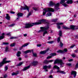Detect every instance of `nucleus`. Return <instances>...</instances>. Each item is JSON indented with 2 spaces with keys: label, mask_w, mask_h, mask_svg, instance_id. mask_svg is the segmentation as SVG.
Wrapping results in <instances>:
<instances>
[{
  "label": "nucleus",
  "mask_w": 78,
  "mask_h": 78,
  "mask_svg": "<svg viewBox=\"0 0 78 78\" xmlns=\"http://www.w3.org/2000/svg\"><path fill=\"white\" fill-rule=\"evenodd\" d=\"M4 36H0V40L1 39H2L3 38H4Z\"/></svg>",
  "instance_id": "obj_42"
},
{
  "label": "nucleus",
  "mask_w": 78,
  "mask_h": 78,
  "mask_svg": "<svg viewBox=\"0 0 78 78\" xmlns=\"http://www.w3.org/2000/svg\"><path fill=\"white\" fill-rule=\"evenodd\" d=\"M61 39V37H58L57 39V41L58 42H59V41H60V39Z\"/></svg>",
  "instance_id": "obj_43"
},
{
  "label": "nucleus",
  "mask_w": 78,
  "mask_h": 78,
  "mask_svg": "<svg viewBox=\"0 0 78 78\" xmlns=\"http://www.w3.org/2000/svg\"><path fill=\"white\" fill-rule=\"evenodd\" d=\"M52 22H58V19H56L55 20H52Z\"/></svg>",
  "instance_id": "obj_38"
},
{
  "label": "nucleus",
  "mask_w": 78,
  "mask_h": 78,
  "mask_svg": "<svg viewBox=\"0 0 78 78\" xmlns=\"http://www.w3.org/2000/svg\"><path fill=\"white\" fill-rule=\"evenodd\" d=\"M75 45L74 44L72 45V46H71L70 47V48H73V47H75Z\"/></svg>",
  "instance_id": "obj_47"
},
{
  "label": "nucleus",
  "mask_w": 78,
  "mask_h": 78,
  "mask_svg": "<svg viewBox=\"0 0 78 78\" xmlns=\"http://www.w3.org/2000/svg\"><path fill=\"white\" fill-rule=\"evenodd\" d=\"M56 63L58 64H59L60 65V67H64V63L62 62V60L58 59L55 60L54 64H56Z\"/></svg>",
  "instance_id": "obj_4"
},
{
  "label": "nucleus",
  "mask_w": 78,
  "mask_h": 78,
  "mask_svg": "<svg viewBox=\"0 0 78 78\" xmlns=\"http://www.w3.org/2000/svg\"><path fill=\"white\" fill-rule=\"evenodd\" d=\"M51 66L50 65H48V66L47 65L45 66H43V69L45 70H46V69H51Z\"/></svg>",
  "instance_id": "obj_8"
},
{
  "label": "nucleus",
  "mask_w": 78,
  "mask_h": 78,
  "mask_svg": "<svg viewBox=\"0 0 78 78\" xmlns=\"http://www.w3.org/2000/svg\"><path fill=\"white\" fill-rule=\"evenodd\" d=\"M52 15V14L51 13H48L46 15V17H48V16H50Z\"/></svg>",
  "instance_id": "obj_22"
},
{
  "label": "nucleus",
  "mask_w": 78,
  "mask_h": 78,
  "mask_svg": "<svg viewBox=\"0 0 78 78\" xmlns=\"http://www.w3.org/2000/svg\"><path fill=\"white\" fill-rule=\"evenodd\" d=\"M43 63L45 64H48V61H47V60H44V61Z\"/></svg>",
  "instance_id": "obj_26"
},
{
  "label": "nucleus",
  "mask_w": 78,
  "mask_h": 78,
  "mask_svg": "<svg viewBox=\"0 0 78 78\" xmlns=\"http://www.w3.org/2000/svg\"><path fill=\"white\" fill-rule=\"evenodd\" d=\"M19 60H21L22 59V58H19Z\"/></svg>",
  "instance_id": "obj_61"
},
{
  "label": "nucleus",
  "mask_w": 78,
  "mask_h": 78,
  "mask_svg": "<svg viewBox=\"0 0 78 78\" xmlns=\"http://www.w3.org/2000/svg\"><path fill=\"white\" fill-rule=\"evenodd\" d=\"M65 2V0H61L60 1V4H62V3H64Z\"/></svg>",
  "instance_id": "obj_27"
},
{
  "label": "nucleus",
  "mask_w": 78,
  "mask_h": 78,
  "mask_svg": "<svg viewBox=\"0 0 78 78\" xmlns=\"http://www.w3.org/2000/svg\"><path fill=\"white\" fill-rule=\"evenodd\" d=\"M28 45V44L27 43L26 44H24L21 47H20V50H21L22 49V48L23 47H26V46H27Z\"/></svg>",
  "instance_id": "obj_13"
},
{
  "label": "nucleus",
  "mask_w": 78,
  "mask_h": 78,
  "mask_svg": "<svg viewBox=\"0 0 78 78\" xmlns=\"http://www.w3.org/2000/svg\"><path fill=\"white\" fill-rule=\"evenodd\" d=\"M51 56H56V54L55 53H51Z\"/></svg>",
  "instance_id": "obj_33"
},
{
  "label": "nucleus",
  "mask_w": 78,
  "mask_h": 78,
  "mask_svg": "<svg viewBox=\"0 0 78 78\" xmlns=\"http://www.w3.org/2000/svg\"><path fill=\"white\" fill-rule=\"evenodd\" d=\"M63 23H58L57 24V25H63Z\"/></svg>",
  "instance_id": "obj_28"
},
{
  "label": "nucleus",
  "mask_w": 78,
  "mask_h": 78,
  "mask_svg": "<svg viewBox=\"0 0 78 78\" xmlns=\"http://www.w3.org/2000/svg\"><path fill=\"white\" fill-rule=\"evenodd\" d=\"M41 23H47L48 25H49V22H46V20H40L38 22L31 23V24H26L24 28H29L33 27L34 25H39V24H41Z\"/></svg>",
  "instance_id": "obj_1"
},
{
  "label": "nucleus",
  "mask_w": 78,
  "mask_h": 78,
  "mask_svg": "<svg viewBox=\"0 0 78 78\" xmlns=\"http://www.w3.org/2000/svg\"><path fill=\"white\" fill-rule=\"evenodd\" d=\"M21 10H25L27 9L28 11V12H29V8L27 6H26L25 7H21V8L20 9Z\"/></svg>",
  "instance_id": "obj_9"
},
{
  "label": "nucleus",
  "mask_w": 78,
  "mask_h": 78,
  "mask_svg": "<svg viewBox=\"0 0 78 78\" xmlns=\"http://www.w3.org/2000/svg\"><path fill=\"white\" fill-rule=\"evenodd\" d=\"M37 47H41V44H37Z\"/></svg>",
  "instance_id": "obj_54"
},
{
  "label": "nucleus",
  "mask_w": 78,
  "mask_h": 78,
  "mask_svg": "<svg viewBox=\"0 0 78 78\" xmlns=\"http://www.w3.org/2000/svg\"><path fill=\"white\" fill-rule=\"evenodd\" d=\"M16 38H17V37H12L10 38V39H16Z\"/></svg>",
  "instance_id": "obj_51"
},
{
  "label": "nucleus",
  "mask_w": 78,
  "mask_h": 78,
  "mask_svg": "<svg viewBox=\"0 0 78 78\" xmlns=\"http://www.w3.org/2000/svg\"><path fill=\"white\" fill-rule=\"evenodd\" d=\"M17 74H18V73H12V76H14V75H17Z\"/></svg>",
  "instance_id": "obj_29"
},
{
  "label": "nucleus",
  "mask_w": 78,
  "mask_h": 78,
  "mask_svg": "<svg viewBox=\"0 0 78 78\" xmlns=\"http://www.w3.org/2000/svg\"><path fill=\"white\" fill-rule=\"evenodd\" d=\"M8 46H7V47H6V48H5V52H7V51H8Z\"/></svg>",
  "instance_id": "obj_32"
},
{
  "label": "nucleus",
  "mask_w": 78,
  "mask_h": 78,
  "mask_svg": "<svg viewBox=\"0 0 78 78\" xmlns=\"http://www.w3.org/2000/svg\"><path fill=\"white\" fill-rule=\"evenodd\" d=\"M20 54H21V52L20 51H18L16 54V55L18 57H20Z\"/></svg>",
  "instance_id": "obj_19"
},
{
  "label": "nucleus",
  "mask_w": 78,
  "mask_h": 78,
  "mask_svg": "<svg viewBox=\"0 0 78 78\" xmlns=\"http://www.w3.org/2000/svg\"><path fill=\"white\" fill-rule=\"evenodd\" d=\"M67 51V49H65L64 51H62L61 50H58L57 51V53H64L65 52Z\"/></svg>",
  "instance_id": "obj_6"
},
{
  "label": "nucleus",
  "mask_w": 78,
  "mask_h": 78,
  "mask_svg": "<svg viewBox=\"0 0 78 78\" xmlns=\"http://www.w3.org/2000/svg\"><path fill=\"white\" fill-rule=\"evenodd\" d=\"M49 77H50V78H52V76H51V75Z\"/></svg>",
  "instance_id": "obj_64"
},
{
  "label": "nucleus",
  "mask_w": 78,
  "mask_h": 78,
  "mask_svg": "<svg viewBox=\"0 0 78 78\" xmlns=\"http://www.w3.org/2000/svg\"><path fill=\"white\" fill-rule=\"evenodd\" d=\"M49 50V48H47L46 50L44 51H41L40 52V53L42 55V54H45L46 53V52L48 51Z\"/></svg>",
  "instance_id": "obj_12"
},
{
  "label": "nucleus",
  "mask_w": 78,
  "mask_h": 78,
  "mask_svg": "<svg viewBox=\"0 0 78 78\" xmlns=\"http://www.w3.org/2000/svg\"><path fill=\"white\" fill-rule=\"evenodd\" d=\"M24 37H26V36H27V34H24Z\"/></svg>",
  "instance_id": "obj_57"
},
{
  "label": "nucleus",
  "mask_w": 78,
  "mask_h": 78,
  "mask_svg": "<svg viewBox=\"0 0 78 78\" xmlns=\"http://www.w3.org/2000/svg\"><path fill=\"white\" fill-rule=\"evenodd\" d=\"M38 63V62L37 61H34L33 62V64L34 66H36V65H37Z\"/></svg>",
  "instance_id": "obj_21"
},
{
  "label": "nucleus",
  "mask_w": 78,
  "mask_h": 78,
  "mask_svg": "<svg viewBox=\"0 0 78 78\" xmlns=\"http://www.w3.org/2000/svg\"><path fill=\"white\" fill-rule=\"evenodd\" d=\"M6 35H7V36H11V34H10V33H8V34H6Z\"/></svg>",
  "instance_id": "obj_52"
},
{
  "label": "nucleus",
  "mask_w": 78,
  "mask_h": 78,
  "mask_svg": "<svg viewBox=\"0 0 78 78\" xmlns=\"http://www.w3.org/2000/svg\"><path fill=\"white\" fill-rule=\"evenodd\" d=\"M60 46L61 47H62V46H63V44H62L61 42H60Z\"/></svg>",
  "instance_id": "obj_36"
},
{
  "label": "nucleus",
  "mask_w": 78,
  "mask_h": 78,
  "mask_svg": "<svg viewBox=\"0 0 78 78\" xmlns=\"http://www.w3.org/2000/svg\"><path fill=\"white\" fill-rule=\"evenodd\" d=\"M55 5V3L52 1H51L49 3V6H54Z\"/></svg>",
  "instance_id": "obj_16"
},
{
  "label": "nucleus",
  "mask_w": 78,
  "mask_h": 78,
  "mask_svg": "<svg viewBox=\"0 0 78 78\" xmlns=\"http://www.w3.org/2000/svg\"><path fill=\"white\" fill-rule=\"evenodd\" d=\"M53 42H54V41H48L47 42V43H48V44H53Z\"/></svg>",
  "instance_id": "obj_31"
},
{
  "label": "nucleus",
  "mask_w": 78,
  "mask_h": 78,
  "mask_svg": "<svg viewBox=\"0 0 78 78\" xmlns=\"http://www.w3.org/2000/svg\"><path fill=\"white\" fill-rule=\"evenodd\" d=\"M5 71H6V70H7L8 69V68L7 66H6L5 67Z\"/></svg>",
  "instance_id": "obj_46"
},
{
  "label": "nucleus",
  "mask_w": 78,
  "mask_h": 78,
  "mask_svg": "<svg viewBox=\"0 0 78 78\" xmlns=\"http://www.w3.org/2000/svg\"><path fill=\"white\" fill-rule=\"evenodd\" d=\"M63 6H65V7H66V6H67V4H66L65 3H64L63 4Z\"/></svg>",
  "instance_id": "obj_49"
},
{
  "label": "nucleus",
  "mask_w": 78,
  "mask_h": 78,
  "mask_svg": "<svg viewBox=\"0 0 78 78\" xmlns=\"http://www.w3.org/2000/svg\"><path fill=\"white\" fill-rule=\"evenodd\" d=\"M71 75H73L74 77L75 78L76 76V72L75 71H73L71 72Z\"/></svg>",
  "instance_id": "obj_11"
},
{
  "label": "nucleus",
  "mask_w": 78,
  "mask_h": 78,
  "mask_svg": "<svg viewBox=\"0 0 78 78\" xmlns=\"http://www.w3.org/2000/svg\"><path fill=\"white\" fill-rule=\"evenodd\" d=\"M52 58V56H48V57H47V59H50V58Z\"/></svg>",
  "instance_id": "obj_48"
},
{
  "label": "nucleus",
  "mask_w": 78,
  "mask_h": 78,
  "mask_svg": "<svg viewBox=\"0 0 78 78\" xmlns=\"http://www.w3.org/2000/svg\"><path fill=\"white\" fill-rule=\"evenodd\" d=\"M66 3L67 4H72V3H73V1L72 0H68L66 2Z\"/></svg>",
  "instance_id": "obj_17"
},
{
  "label": "nucleus",
  "mask_w": 78,
  "mask_h": 78,
  "mask_svg": "<svg viewBox=\"0 0 78 78\" xmlns=\"http://www.w3.org/2000/svg\"><path fill=\"white\" fill-rule=\"evenodd\" d=\"M59 3H57L55 5V10H58V9H59Z\"/></svg>",
  "instance_id": "obj_7"
},
{
  "label": "nucleus",
  "mask_w": 78,
  "mask_h": 78,
  "mask_svg": "<svg viewBox=\"0 0 78 78\" xmlns=\"http://www.w3.org/2000/svg\"><path fill=\"white\" fill-rule=\"evenodd\" d=\"M54 68H55L56 69H58V70L57 71V73H61V71L59 70V67L58 66L56 65H55L54 66Z\"/></svg>",
  "instance_id": "obj_10"
},
{
  "label": "nucleus",
  "mask_w": 78,
  "mask_h": 78,
  "mask_svg": "<svg viewBox=\"0 0 78 78\" xmlns=\"http://www.w3.org/2000/svg\"><path fill=\"white\" fill-rule=\"evenodd\" d=\"M8 44H9V43H8L3 42L2 45H8Z\"/></svg>",
  "instance_id": "obj_35"
},
{
  "label": "nucleus",
  "mask_w": 78,
  "mask_h": 78,
  "mask_svg": "<svg viewBox=\"0 0 78 78\" xmlns=\"http://www.w3.org/2000/svg\"><path fill=\"white\" fill-rule=\"evenodd\" d=\"M11 47H14V46H15V43H13L12 44H11L10 45Z\"/></svg>",
  "instance_id": "obj_37"
},
{
  "label": "nucleus",
  "mask_w": 78,
  "mask_h": 78,
  "mask_svg": "<svg viewBox=\"0 0 78 78\" xmlns=\"http://www.w3.org/2000/svg\"><path fill=\"white\" fill-rule=\"evenodd\" d=\"M59 34L60 36H62V31H59Z\"/></svg>",
  "instance_id": "obj_30"
},
{
  "label": "nucleus",
  "mask_w": 78,
  "mask_h": 78,
  "mask_svg": "<svg viewBox=\"0 0 78 78\" xmlns=\"http://www.w3.org/2000/svg\"><path fill=\"white\" fill-rule=\"evenodd\" d=\"M30 66H31L30 65H29V66H28L25 67L23 69V71H25V70H27V69H29L30 68Z\"/></svg>",
  "instance_id": "obj_15"
},
{
  "label": "nucleus",
  "mask_w": 78,
  "mask_h": 78,
  "mask_svg": "<svg viewBox=\"0 0 78 78\" xmlns=\"http://www.w3.org/2000/svg\"><path fill=\"white\" fill-rule=\"evenodd\" d=\"M14 25H15V24H12L11 25H9V27H13V26H14Z\"/></svg>",
  "instance_id": "obj_39"
},
{
  "label": "nucleus",
  "mask_w": 78,
  "mask_h": 78,
  "mask_svg": "<svg viewBox=\"0 0 78 78\" xmlns=\"http://www.w3.org/2000/svg\"><path fill=\"white\" fill-rule=\"evenodd\" d=\"M17 15L18 17H22L23 15V14L22 13H18Z\"/></svg>",
  "instance_id": "obj_18"
},
{
  "label": "nucleus",
  "mask_w": 78,
  "mask_h": 78,
  "mask_svg": "<svg viewBox=\"0 0 78 78\" xmlns=\"http://www.w3.org/2000/svg\"><path fill=\"white\" fill-rule=\"evenodd\" d=\"M74 17H76V15H75L74 16Z\"/></svg>",
  "instance_id": "obj_62"
},
{
  "label": "nucleus",
  "mask_w": 78,
  "mask_h": 78,
  "mask_svg": "<svg viewBox=\"0 0 78 78\" xmlns=\"http://www.w3.org/2000/svg\"><path fill=\"white\" fill-rule=\"evenodd\" d=\"M66 59V58H65V57H63V59Z\"/></svg>",
  "instance_id": "obj_63"
},
{
  "label": "nucleus",
  "mask_w": 78,
  "mask_h": 78,
  "mask_svg": "<svg viewBox=\"0 0 78 78\" xmlns=\"http://www.w3.org/2000/svg\"><path fill=\"white\" fill-rule=\"evenodd\" d=\"M57 27L58 29H60L61 28V27L59 26H58Z\"/></svg>",
  "instance_id": "obj_56"
},
{
  "label": "nucleus",
  "mask_w": 78,
  "mask_h": 78,
  "mask_svg": "<svg viewBox=\"0 0 78 78\" xmlns=\"http://www.w3.org/2000/svg\"><path fill=\"white\" fill-rule=\"evenodd\" d=\"M6 16L5 17V18L6 19H7V20H10V16H9V14H6Z\"/></svg>",
  "instance_id": "obj_14"
},
{
  "label": "nucleus",
  "mask_w": 78,
  "mask_h": 78,
  "mask_svg": "<svg viewBox=\"0 0 78 78\" xmlns=\"http://www.w3.org/2000/svg\"><path fill=\"white\" fill-rule=\"evenodd\" d=\"M69 62H70V61H73V59H70V60H69Z\"/></svg>",
  "instance_id": "obj_58"
},
{
  "label": "nucleus",
  "mask_w": 78,
  "mask_h": 78,
  "mask_svg": "<svg viewBox=\"0 0 78 78\" xmlns=\"http://www.w3.org/2000/svg\"><path fill=\"white\" fill-rule=\"evenodd\" d=\"M32 52L33 55V56H34L35 57H36V56H37V54L36 53H33V51L32 50Z\"/></svg>",
  "instance_id": "obj_25"
},
{
  "label": "nucleus",
  "mask_w": 78,
  "mask_h": 78,
  "mask_svg": "<svg viewBox=\"0 0 78 78\" xmlns=\"http://www.w3.org/2000/svg\"><path fill=\"white\" fill-rule=\"evenodd\" d=\"M6 58H4L2 62L0 63V67L2 66L3 65L5 64V63H9V62H10V61H6Z\"/></svg>",
  "instance_id": "obj_5"
},
{
  "label": "nucleus",
  "mask_w": 78,
  "mask_h": 78,
  "mask_svg": "<svg viewBox=\"0 0 78 78\" xmlns=\"http://www.w3.org/2000/svg\"><path fill=\"white\" fill-rule=\"evenodd\" d=\"M24 53L25 54H27V53H31V51L30 50H28L24 51Z\"/></svg>",
  "instance_id": "obj_20"
},
{
  "label": "nucleus",
  "mask_w": 78,
  "mask_h": 78,
  "mask_svg": "<svg viewBox=\"0 0 78 78\" xmlns=\"http://www.w3.org/2000/svg\"><path fill=\"white\" fill-rule=\"evenodd\" d=\"M33 9L34 10H35V11H37V8L36 7H33Z\"/></svg>",
  "instance_id": "obj_41"
},
{
  "label": "nucleus",
  "mask_w": 78,
  "mask_h": 78,
  "mask_svg": "<svg viewBox=\"0 0 78 78\" xmlns=\"http://www.w3.org/2000/svg\"><path fill=\"white\" fill-rule=\"evenodd\" d=\"M23 63V62H20L17 65V66H21L22 64Z\"/></svg>",
  "instance_id": "obj_34"
},
{
  "label": "nucleus",
  "mask_w": 78,
  "mask_h": 78,
  "mask_svg": "<svg viewBox=\"0 0 78 78\" xmlns=\"http://www.w3.org/2000/svg\"><path fill=\"white\" fill-rule=\"evenodd\" d=\"M10 13L11 14H15V12H13V11H10Z\"/></svg>",
  "instance_id": "obj_53"
},
{
  "label": "nucleus",
  "mask_w": 78,
  "mask_h": 78,
  "mask_svg": "<svg viewBox=\"0 0 78 78\" xmlns=\"http://www.w3.org/2000/svg\"><path fill=\"white\" fill-rule=\"evenodd\" d=\"M63 28L65 29V30H69V29H70V28L65 26H63Z\"/></svg>",
  "instance_id": "obj_24"
},
{
  "label": "nucleus",
  "mask_w": 78,
  "mask_h": 78,
  "mask_svg": "<svg viewBox=\"0 0 78 78\" xmlns=\"http://www.w3.org/2000/svg\"><path fill=\"white\" fill-rule=\"evenodd\" d=\"M31 12H30L29 13V14H28V15H27V17H29V16H31Z\"/></svg>",
  "instance_id": "obj_44"
},
{
  "label": "nucleus",
  "mask_w": 78,
  "mask_h": 78,
  "mask_svg": "<svg viewBox=\"0 0 78 78\" xmlns=\"http://www.w3.org/2000/svg\"><path fill=\"white\" fill-rule=\"evenodd\" d=\"M51 37H48V40H50V39H51Z\"/></svg>",
  "instance_id": "obj_60"
},
{
  "label": "nucleus",
  "mask_w": 78,
  "mask_h": 78,
  "mask_svg": "<svg viewBox=\"0 0 78 78\" xmlns=\"http://www.w3.org/2000/svg\"><path fill=\"white\" fill-rule=\"evenodd\" d=\"M72 57H73V58H75V57H76V55L75 54H73L72 55Z\"/></svg>",
  "instance_id": "obj_45"
},
{
  "label": "nucleus",
  "mask_w": 78,
  "mask_h": 78,
  "mask_svg": "<svg viewBox=\"0 0 78 78\" xmlns=\"http://www.w3.org/2000/svg\"><path fill=\"white\" fill-rule=\"evenodd\" d=\"M53 61H54V60H53L48 61V63H49V62H53Z\"/></svg>",
  "instance_id": "obj_50"
},
{
  "label": "nucleus",
  "mask_w": 78,
  "mask_h": 78,
  "mask_svg": "<svg viewBox=\"0 0 78 78\" xmlns=\"http://www.w3.org/2000/svg\"><path fill=\"white\" fill-rule=\"evenodd\" d=\"M53 72V70H52L51 71L50 73H52Z\"/></svg>",
  "instance_id": "obj_59"
},
{
  "label": "nucleus",
  "mask_w": 78,
  "mask_h": 78,
  "mask_svg": "<svg viewBox=\"0 0 78 78\" xmlns=\"http://www.w3.org/2000/svg\"><path fill=\"white\" fill-rule=\"evenodd\" d=\"M75 27V26L74 25L70 26V28L71 29H72V30H74Z\"/></svg>",
  "instance_id": "obj_23"
},
{
  "label": "nucleus",
  "mask_w": 78,
  "mask_h": 78,
  "mask_svg": "<svg viewBox=\"0 0 78 78\" xmlns=\"http://www.w3.org/2000/svg\"><path fill=\"white\" fill-rule=\"evenodd\" d=\"M41 29V30H40L38 31V33H42V32H43V36H45L46 34H47L48 33V32L46 30H48L49 28V27H48V25L47 26H45V27H40Z\"/></svg>",
  "instance_id": "obj_2"
},
{
  "label": "nucleus",
  "mask_w": 78,
  "mask_h": 78,
  "mask_svg": "<svg viewBox=\"0 0 78 78\" xmlns=\"http://www.w3.org/2000/svg\"><path fill=\"white\" fill-rule=\"evenodd\" d=\"M67 65L69 66H71V65H72V64H71V63H68L67 64Z\"/></svg>",
  "instance_id": "obj_55"
},
{
  "label": "nucleus",
  "mask_w": 78,
  "mask_h": 78,
  "mask_svg": "<svg viewBox=\"0 0 78 78\" xmlns=\"http://www.w3.org/2000/svg\"><path fill=\"white\" fill-rule=\"evenodd\" d=\"M62 73V74H66V72L63 71H61V73Z\"/></svg>",
  "instance_id": "obj_40"
},
{
  "label": "nucleus",
  "mask_w": 78,
  "mask_h": 78,
  "mask_svg": "<svg viewBox=\"0 0 78 78\" xmlns=\"http://www.w3.org/2000/svg\"><path fill=\"white\" fill-rule=\"evenodd\" d=\"M43 10L44 11H43V16H45L47 12H49L50 11L54 12V9L52 8H45L43 9Z\"/></svg>",
  "instance_id": "obj_3"
}]
</instances>
